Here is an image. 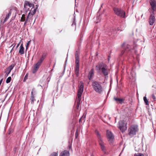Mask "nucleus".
Returning a JSON list of instances; mask_svg holds the SVG:
<instances>
[{"label": "nucleus", "instance_id": "1", "mask_svg": "<svg viewBox=\"0 0 156 156\" xmlns=\"http://www.w3.org/2000/svg\"><path fill=\"white\" fill-rule=\"evenodd\" d=\"M96 70L98 73L105 76H107L108 74L109 70L107 65L103 62H100L96 66Z\"/></svg>", "mask_w": 156, "mask_h": 156}, {"label": "nucleus", "instance_id": "2", "mask_svg": "<svg viewBox=\"0 0 156 156\" xmlns=\"http://www.w3.org/2000/svg\"><path fill=\"white\" fill-rule=\"evenodd\" d=\"M92 86L96 92L101 94L102 92L103 88L100 82L93 80L92 82Z\"/></svg>", "mask_w": 156, "mask_h": 156}, {"label": "nucleus", "instance_id": "3", "mask_svg": "<svg viewBox=\"0 0 156 156\" xmlns=\"http://www.w3.org/2000/svg\"><path fill=\"white\" fill-rule=\"evenodd\" d=\"M75 55L76 65L75 68V72L76 76L78 77L79 76V58L78 51H76Z\"/></svg>", "mask_w": 156, "mask_h": 156}, {"label": "nucleus", "instance_id": "4", "mask_svg": "<svg viewBox=\"0 0 156 156\" xmlns=\"http://www.w3.org/2000/svg\"><path fill=\"white\" fill-rule=\"evenodd\" d=\"M115 13L118 16L125 18L126 17L125 12L120 8L115 7L113 8Z\"/></svg>", "mask_w": 156, "mask_h": 156}, {"label": "nucleus", "instance_id": "5", "mask_svg": "<svg viewBox=\"0 0 156 156\" xmlns=\"http://www.w3.org/2000/svg\"><path fill=\"white\" fill-rule=\"evenodd\" d=\"M138 130V126L137 125H132L128 129V134L131 137L133 136L136 134V132Z\"/></svg>", "mask_w": 156, "mask_h": 156}, {"label": "nucleus", "instance_id": "6", "mask_svg": "<svg viewBox=\"0 0 156 156\" xmlns=\"http://www.w3.org/2000/svg\"><path fill=\"white\" fill-rule=\"evenodd\" d=\"M107 137L108 139V141L110 144H112L114 139V136L112 132L107 130Z\"/></svg>", "mask_w": 156, "mask_h": 156}, {"label": "nucleus", "instance_id": "7", "mask_svg": "<svg viewBox=\"0 0 156 156\" xmlns=\"http://www.w3.org/2000/svg\"><path fill=\"white\" fill-rule=\"evenodd\" d=\"M155 21V17L154 16V13L153 12H150V15L149 18V23L151 25L153 24Z\"/></svg>", "mask_w": 156, "mask_h": 156}, {"label": "nucleus", "instance_id": "8", "mask_svg": "<svg viewBox=\"0 0 156 156\" xmlns=\"http://www.w3.org/2000/svg\"><path fill=\"white\" fill-rule=\"evenodd\" d=\"M83 90V83L81 81L78 86V89L77 91V95H81Z\"/></svg>", "mask_w": 156, "mask_h": 156}, {"label": "nucleus", "instance_id": "9", "mask_svg": "<svg viewBox=\"0 0 156 156\" xmlns=\"http://www.w3.org/2000/svg\"><path fill=\"white\" fill-rule=\"evenodd\" d=\"M149 2L151 6L152 11L151 12L156 11V1L155 0H149Z\"/></svg>", "mask_w": 156, "mask_h": 156}, {"label": "nucleus", "instance_id": "10", "mask_svg": "<svg viewBox=\"0 0 156 156\" xmlns=\"http://www.w3.org/2000/svg\"><path fill=\"white\" fill-rule=\"evenodd\" d=\"M28 6L29 7H34V4L30 3L27 1H25L24 2V9L26 12H27L29 10V8H27V6Z\"/></svg>", "mask_w": 156, "mask_h": 156}, {"label": "nucleus", "instance_id": "11", "mask_svg": "<svg viewBox=\"0 0 156 156\" xmlns=\"http://www.w3.org/2000/svg\"><path fill=\"white\" fill-rule=\"evenodd\" d=\"M15 66V65L14 64H12L5 69V73L6 75V77L8 76L9 74L11 72V71L13 68Z\"/></svg>", "mask_w": 156, "mask_h": 156}, {"label": "nucleus", "instance_id": "12", "mask_svg": "<svg viewBox=\"0 0 156 156\" xmlns=\"http://www.w3.org/2000/svg\"><path fill=\"white\" fill-rule=\"evenodd\" d=\"M36 93V90L35 88H33L31 92L30 100L31 103L32 104H33L34 101H36V99L34 98V95Z\"/></svg>", "mask_w": 156, "mask_h": 156}, {"label": "nucleus", "instance_id": "13", "mask_svg": "<svg viewBox=\"0 0 156 156\" xmlns=\"http://www.w3.org/2000/svg\"><path fill=\"white\" fill-rule=\"evenodd\" d=\"M99 145L100 146L101 151L105 153H106V149L105 146V144L103 141H101L98 142Z\"/></svg>", "mask_w": 156, "mask_h": 156}, {"label": "nucleus", "instance_id": "14", "mask_svg": "<svg viewBox=\"0 0 156 156\" xmlns=\"http://www.w3.org/2000/svg\"><path fill=\"white\" fill-rule=\"evenodd\" d=\"M131 48H132L130 45H127L125 48H124V50L122 51L121 53L122 55L125 53L129 54L130 53Z\"/></svg>", "mask_w": 156, "mask_h": 156}, {"label": "nucleus", "instance_id": "15", "mask_svg": "<svg viewBox=\"0 0 156 156\" xmlns=\"http://www.w3.org/2000/svg\"><path fill=\"white\" fill-rule=\"evenodd\" d=\"M94 75V69L92 68L89 73L88 77L89 80H91Z\"/></svg>", "mask_w": 156, "mask_h": 156}, {"label": "nucleus", "instance_id": "16", "mask_svg": "<svg viewBox=\"0 0 156 156\" xmlns=\"http://www.w3.org/2000/svg\"><path fill=\"white\" fill-rule=\"evenodd\" d=\"M113 99L117 103H119L120 104H122L125 100L124 99L119 98L115 97H114Z\"/></svg>", "mask_w": 156, "mask_h": 156}, {"label": "nucleus", "instance_id": "17", "mask_svg": "<svg viewBox=\"0 0 156 156\" xmlns=\"http://www.w3.org/2000/svg\"><path fill=\"white\" fill-rule=\"evenodd\" d=\"M9 12L8 13V14L7 15H6L5 18V19L4 21L2 22V21H1V23H2V24H4L7 21V20L9 18V16L11 15V9L9 10Z\"/></svg>", "mask_w": 156, "mask_h": 156}, {"label": "nucleus", "instance_id": "18", "mask_svg": "<svg viewBox=\"0 0 156 156\" xmlns=\"http://www.w3.org/2000/svg\"><path fill=\"white\" fill-rule=\"evenodd\" d=\"M69 151L67 150H64L60 153L59 156H69Z\"/></svg>", "mask_w": 156, "mask_h": 156}, {"label": "nucleus", "instance_id": "19", "mask_svg": "<svg viewBox=\"0 0 156 156\" xmlns=\"http://www.w3.org/2000/svg\"><path fill=\"white\" fill-rule=\"evenodd\" d=\"M95 133L98 139V142L101 141L103 140L101 136V134L99 133V132L97 130H96L95 131Z\"/></svg>", "mask_w": 156, "mask_h": 156}, {"label": "nucleus", "instance_id": "20", "mask_svg": "<svg viewBox=\"0 0 156 156\" xmlns=\"http://www.w3.org/2000/svg\"><path fill=\"white\" fill-rule=\"evenodd\" d=\"M41 65V64H38V63H37L36 64H35L34 68L32 72L33 73H35L37 71Z\"/></svg>", "mask_w": 156, "mask_h": 156}, {"label": "nucleus", "instance_id": "21", "mask_svg": "<svg viewBox=\"0 0 156 156\" xmlns=\"http://www.w3.org/2000/svg\"><path fill=\"white\" fill-rule=\"evenodd\" d=\"M24 48L23 46V44L22 43L20 47V50L19 51V53L21 55H23L24 53Z\"/></svg>", "mask_w": 156, "mask_h": 156}, {"label": "nucleus", "instance_id": "22", "mask_svg": "<svg viewBox=\"0 0 156 156\" xmlns=\"http://www.w3.org/2000/svg\"><path fill=\"white\" fill-rule=\"evenodd\" d=\"M45 57V55L44 54H43L37 63H38V64H39L41 65L43 61L44 60Z\"/></svg>", "mask_w": 156, "mask_h": 156}, {"label": "nucleus", "instance_id": "23", "mask_svg": "<svg viewBox=\"0 0 156 156\" xmlns=\"http://www.w3.org/2000/svg\"><path fill=\"white\" fill-rule=\"evenodd\" d=\"M30 12L28 14L27 17L25 20L27 22L30 21L31 19L32 18V16L30 15Z\"/></svg>", "mask_w": 156, "mask_h": 156}, {"label": "nucleus", "instance_id": "24", "mask_svg": "<svg viewBox=\"0 0 156 156\" xmlns=\"http://www.w3.org/2000/svg\"><path fill=\"white\" fill-rule=\"evenodd\" d=\"M122 131V132H123L125 131L127 129V127L126 126V124L124 125L123 126L119 128Z\"/></svg>", "mask_w": 156, "mask_h": 156}, {"label": "nucleus", "instance_id": "25", "mask_svg": "<svg viewBox=\"0 0 156 156\" xmlns=\"http://www.w3.org/2000/svg\"><path fill=\"white\" fill-rule=\"evenodd\" d=\"M36 7V8L34 9V10L33 11H32L31 10V12H30L31 15L32 16L34 15L36 13V10L37 9L38 7V5H37ZM32 10V9H31Z\"/></svg>", "mask_w": 156, "mask_h": 156}, {"label": "nucleus", "instance_id": "26", "mask_svg": "<svg viewBox=\"0 0 156 156\" xmlns=\"http://www.w3.org/2000/svg\"><path fill=\"white\" fill-rule=\"evenodd\" d=\"M126 124L124 123V121L123 120H120L119 122V128Z\"/></svg>", "mask_w": 156, "mask_h": 156}, {"label": "nucleus", "instance_id": "27", "mask_svg": "<svg viewBox=\"0 0 156 156\" xmlns=\"http://www.w3.org/2000/svg\"><path fill=\"white\" fill-rule=\"evenodd\" d=\"M144 101L146 105H149V102L146 96L144 97L143 98Z\"/></svg>", "mask_w": 156, "mask_h": 156}, {"label": "nucleus", "instance_id": "28", "mask_svg": "<svg viewBox=\"0 0 156 156\" xmlns=\"http://www.w3.org/2000/svg\"><path fill=\"white\" fill-rule=\"evenodd\" d=\"M81 95H80V96H77V97H76V102H80V101H81Z\"/></svg>", "mask_w": 156, "mask_h": 156}, {"label": "nucleus", "instance_id": "29", "mask_svg": "<svg viewBox=\"0 0 156 156\" xmlns=\"http://www.w3.org/2000/svg\"><path fill=\"white\" fill-rule=\"evenodd\" d=\"M25 15L24 14L22 15L20 21L21 22H24L25 20Z\"/></svg>", "mask_w": 156, "mask_h": 156}, {"label": "nucleus", "instance_id": "30", "mask_svg": "<svg viewBox=\"0 0 156 156\" xmlns=\"http://www.w3.org/2000/svg\"><path fill=\"white\" fill-rule=\"evenodd\" d=\"M72 26H74L75 27H76V18L74 16L73 20V22L72 24Z\"/></svg>", "mask_w": 156, "mask_h": 156}, {"label": "nucleus", "instance_id": "31", "mask_svg": "<svg viewBox=\"0 0 156 156\" xmlns=\"http://www.w3.org/2000/svg\"><path fill=\"white\" fill-rule=\"evenodd\" d=\"M58 153L57 152H53L50 155V156H58Z\"/></svg>", "mask_w": 156, "mask_h": 156}, {"label": "nucleus", "instance_id": "32", "mask_svg": "<svg viewBox=\"0 0 156 156\" xmlns=\"http://www.w3.org/2000/svg\"><path fill=\"white\" fill-rule=\"evenodd\" d=\"M11 80V77L10 76L6 80V83H8L10 82Z\"/></svg>", "mask_w": 156, "mask_h": 156}, {"label": "nucleus", "instance_id": "33", "mask_svg": "<svg viewBox=\"0 0 156 156\" xmlns=\"http://www.w3.org/2000/svg\"><path fill=\"white\" fill-rule=\"evenodd\" d=\"M134 156H144V155L142 153H137L136 154H134Z\"/></svg>", "mask_w": 156, "mask_h": 156}, {"label": "nucleus", "instance_id": "34", "mask_svg": "<svg viewBox=\"0 0 156 156\" xmlns=\"http://www.w3.org/2000/svg\"><path fill=\"white\" fill-rule=\"evenodd\" d=\"M31 42V41H28L27 43V44L26 45V50L28 49V48H29V45L30 42Z\"/></svg>", "mask_w": 156, "mask_h": 156}, {"label": "nucleus", "instance_id": "35", "mask_svg": "<svg viewBox=\"0 0 156 156\" xmlns=\"http://www.w3.org/2000/svg\"><path fill=\"white\" fill-rule=\"evenodd\" d=\"M151 97L153 99L152 101H155L156 100V98H155V96L154 94H152L151 95Z\"/></svg>", "mask_w": 156, "mask_h": 156}, {"label": "nucleus", "instance_id": "36", "mask_svg": "<svg viewBox=\"0 0 156 156\" xmlns=\"http://www.w3.org/2000/svg\"><path fill=\"white\" fill-rule=\"evenodd\" d=\"M77 102V106H76V108L77 109H78L80 105V102Z\"/></svg>", "mask_w": 156, "mask_h": 156}, {"label": "nucleus", "instance_id": "37", "mask_svg": "<svg viewBox=\"0 0 156 156\" xmlns=\"http://www.w3.org/2000/svg\"><path fill=\"white\" fill-rule=\"evenodd\" d=\"M28 78V76L27 75V74H26V75L25 76V77L23 79V81H25Z\"/></svg>", "mask_w": 156, "mask_h": 156}, {"label": "nucleus", "instance_id": "38", "mask_svg": "<svg viewBox=\"0 0 156 156\" xmlns=\"http://www.w3.org/2000/svg\"><path fill=\"white\" fill-rule=\"evenodd\" d=\"M12 132H13V130L12 129H9V131L8 132L9 134H11Z\"/></svg>", "mask_w": 156, "mask_h": 156}, {"label": "nucleus", "instance_id": "39", "mask_svg": "<svg viewBox=\"0 0 156 156\" xmlns=\"http://www.w3.org/2000/svg\"><path fill=\"white\" fill-rule=\"evenodd\" d=\"M78 133L77 132V130H76V132L75 134V137L76 138H77V137L78 136Z\"/></svg>", "mask_w": 156, "mask_h": 156}, {"label": "nucleus", "instance_id": "40", "mask_svg": "<svg viewBox=\"0 0 156 156\" xmlns=\"http://www.w3.org/2000/svg\"><path fill=\"white\" fill-rule=\"evenodd\" d=\"M27 22H27L25 21V23H24V24L23 25V26L24 27H25V26L26 24L27 23Z\"/></svg>", "mask_w": 156, "mask_h": 156}, {"label": "nucleus", "instance_id": "41", "mask_svg": "<svg viewBox=\"0 0 156 156\" xmlns=\"http://www.w3.org/2000/svg\"><path fill=\"white\" fill-rule=\"evenodd\" d=\"M20 42H19L18 44L16 46V48H18V47H19V45H20Z\"/></svg>", "mask_w": 156, "mask_h": 156}, {"label": "nucleus", "instance_id": "42", "mask_svg": "<svg viewBox=\"0 0 156 156\" xmlns=\"http://www.w3.org/2000/svg\"><path fill=\"white\" fill-rule=\"evenodd\" d=\"M15 45H16L15 44H13L11 47H12V46L13 45V48L15 46Z\"/></svg>", "mask_w": 156, "mask_h": 156}, {"label": "nucleus", "instance_id": "43", "mask_svg": "<svg viewBox=\"0 0 156 156\" xmlns=\"http://www.w3.org/2000/svg\"><path fill=\"white\" fill-rule=\"evenodd\" d=\"M81 119H82V117H81V118L79 120V122H81Z\"/></svg>", "mask_w": 156, "mask_h": 156}, {"label": "nucleus", "instance_id": "44", "mask_svg": "<svg viewBox=\"0 0 156 156\" xmlns=\"http://www.w3.org/2000/svg\"><path fill=\"white\" fill-rule=\"evenodd\" d=\"M124 44H125L124 43H123L122 44V47H123V45H124Z\"/></svg>", "mask_w": 156, "mask_h": 156}, {"label": "nucleus", "instance_id": "45", "mask_svg": "<svg viewBox=\"0 0 156 156\" xmlns=\"http://www.w3.org/2000/svg\"><path fill=\"white\" fill-rule=\"evenodd\" d=\"M90 156H94L93 154H92Z\"/></svg>", "mask_w": 156, "mask_h": 156}, {"label": "nucleus", "instance_id": "46", "mask_svg": "<svg viewBox=\"0 0 156 156\" xmlns=\"http://www.w3.org/2000/svg\"><path fill=\"white\" fill-rule=\"evenodd\" d=\"M16 147L14 148V151H16Z\"/></svg>", "mask_w": 156, "mask_h": 156}, {"label": "nucleus", "instance_id": "47", "mask_svg": "<svg viewBox=\"0 0 156 156\" xmlns=\"http://www.w3.org/2000/svg\"><path fill=\"white\" fill-rule=\"evenodd\" d=\"M13 49V48H12V49L11 50V51H12Z\"/></svg>", "mask_w": 156, "mask_h": 156}, {"label": "nucleus", "instance_id": "48", "mask_svg": "<svg viewBox=\"0 0 156 156\" xmlns=\"http://www.w3.org/2000/svg\"><path fill=\"white\" fill-rule=\"evenodd\" d=\"M61 31H62V30H61V31H60L59 32H60Z\"/></svg>", "mask_w": 156, "mask_h": 156}, {"label": "nucleus", "instance_id": "49", "mask_svg": "<svg viewBox=\"0 0 156 156\" xmlns=\"http://www.w3.org/2000/svg\"><path fill=\"white\" fill-rule=\"evenodd\" d=\"M109 119H110V118L109 117Z\"/></svg>", "mask_w": 156, "mask_h": 156}]
</instances>
